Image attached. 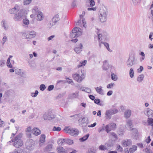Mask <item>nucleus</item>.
I'll list each match as a JSON object with an SVG mask.
<instances>
[{
	"mask_svg": "<svg viewBox=\"0 0 153 153\" xmlns=\"http://www.w3.org/2000/svg\"><path fill=\"white\" fill-rule=\"evenodd\" d=\"M99 18L100 21L102 23L105 22L107 18L108 12L106 8L103 6L100 9L99 11Z\"/></svg>",
	"mask_w": 153,
	"mask_h": 153,
	"instance_id": "1",
	"label": "nucleus"
},
{
	"mask_svg": "<svg viewBox=\"0 0 153 153\" xmlns=\"http://www.w3.org/2000/svg\"><path fill=\"white\" fill-rule=\"evenodd\" d=\"M22 137V135L19 134L12 139L11 141H12L13 143V145L15 147L19 148L23 145V143L21 139Z\"/></svg>",
	"mask_w": 153,
	"mask_h": 153,
	"instance_id": "2",
	"label": "nucleus"
},
{
	"mask_svg": "<svg viewBox=\"0 0 153 153\" xmlns=\"http://www.w3.org/2000/svg\"><path fill=\"white\" fill-rule=\"evenodd\" d=\"M81 30V29L78 27L74 28L70 34V37L72 39L76 37H78L81 35L82 34V32L80 31Z\"/></svg>",
	"mask_w": 153,
	"mask_h": 153,
	"instance_id": "3",
	"label": "nucleus"
},
{
	"mask_svg": "<svg viewBox=\"0 0 153 153\" xmlns=\"http://www.w3.org/2000/svg\"><path fill=\"white\" fill-rule=\"evenodd\" d=\"M24 10H21L17 14H15L13 19L15 21H19L26 17V15Z\"/></svg>",
	"mask_w": 153,
	"mask_h": 153,
	"instance_id": "4",
	"label": "nucleus"
},
{
	"mask_svg": "<svg viewBox=\"0 0 153 153\" xmlns=\"http://www.w3.org/2000/svg\"><path fill=\"white\" fill-rule=\"evenodd\" d=\"M135 54L133 53L131 54H130L129 57L126 62L127 66L128 67H131L135 64Z\"/></svg>",
	"mask_w": 153,
	"mask_h": 153,
	"instance_id": "5",
	"label": "nucleus"
},
{
	"mask_svg": "<svg viewBox=\"0 0 153 153\" xmlns=\"http://www.w3.org/2000/svg\"><path fill=\"white\" fill-rule=\"evenodd\" d=\"M64 130L72 136H76L79 134V131L76 129L71 128L70 127H65Z\"/></svg>",
	"mask_w": 153,
	"mask_h": 153,
	"instance_id": "6",
	"label": "nucleus"
},
{
	"mask_svg": "<svg viewBox=\"0 0 153 153\" xmlns=\"http://www.w3.org/2000/svg\"><path fill=\"white\" fill-rule=\"evenodd\" d=\"M35 144V142L32 139L27 140L25 143L26 148L28 150H31L34 149Z\"/></svg>",
	"mask_w": 153,
	"mask_h": 153,
	"instance_id": "7",
	"label": "nucleus"
},
{
	"mask_svg": "<svg viewBox=\"0 0 153 153\" xmlns=\"http://www.w3.org/2000/svg\"><path fill=\"white\" fill-rule=\"evenodd\" d=\"M116 128V125L115 123H111L105 126V131L108 133L111 130H114Z\"/></svg>",
	"mask_w": 153,
	"mask_h": 153,
	"instance_id": "8",
	"label": "nucleus"
},
{
	"mask_svg": "<svg viewBox=\"0 0 153 153\" xmlns=\"http://www.w3.org/2000/svg\"><path fill=\"white\" fill-rule=\"evenodd\" d=\"M43 117L45 120H51L55 118V116L51 111H49L45 113Z\"/></svg>",
	"mask_w": 153,
	"mask_h": 153,
	"instance_id": "9",
	"label": "nucleus"
},
{
	"mask_svg": "<svg viewBox=\"0 0 153 153\" xmlns=\"http://www.w3.org/2000/svg\"><path fill=\"white\" fill-rule=\"evenodd\" d=\"M73 77L74 79L77 81L78 82H81L82 80V76H80L78 74H75L73 75Z\"/></svg>",
	"mask_w": 153,
	"mask_h": 153,
	"instance_id": "10",
	"label": "nucleus"
},
{
	"mask_svg": "<svg viewBox=\"0 0 153 153\" xmlns=\"http://www.w3.org/2000/svg\"><path fill=\"white\" fill-rule=\"evenodd\" d=\"M145 114L148 117H152L153 118V111L150 108H147L144 112Z\"/></svg>",
	"mask_w": 153,
	"mask_h": 153,
	"instance_id": "11",
	"label": "nucleus"
},
{
	"mask_svg": "<svg viewBox=\"0 0 153 153\" xmlns=\"http://www.w3.org/2000/svg\"><path fill=\"white\" fill-rule=\"evenodd\" d=\"M46 136L45 134H42L40 136V137L39 141V145L40 146H42L43 143L45 141Z\"/></svg>",
	"mask_w": 153,
	"mask_h": 153,
	"instance_id": "12",
	"label": "nucleus"
},
{
	"mask_svg": "<svg viewBox=\"0 0 153 153\" xmlns=\"http://www.w3.org/2000/svg\"><path fill=\"white\" fill-rule=\"evenodd\" d=\"M19 7L17 5H16L14 7L9 10V12L11 14H14L19 10Z\"/></svg>",
	"mask_w": 153,
	"mask_h": 153,
	"instance_id": "13",
	"label": "nucleus"
},
{
	"mask_svg": "<svg viewBox=\"0 0 153 153\" xmlns=\"http://www.w3.org/2000/svg\"><path fill=\"white\" fill-rule=\"evenodd\" d=\"M32 134L35 136H38L41 134V131L36 128H34L32 130Z\"/></svg>",
	"mask_w": 153,
	"mask_h": 153,
	"instance_id": "14",
	"label": "nucleus"
},
{
	"mask_svg": "<svg viewBox=\"0 0 153 153\" xmlns=\"http://www.w3.org/2000/svg\"><path fill=\"white\" fill-rule=\"evenodd\" d=\"M132 144V142L130 139H128L123 141V146L126 147L131 145Z\"/></svg>",
	"mask_w": 153,
	"mask_h": 153,
	"instance_id": "15",
	"label": "nucleus"
},
{
	"mask_svg": "<svg viewBox=\"0 0 153 153\" xmlns=\"http://www.w3.org/2000/svg\"><path fill=\"white\" fill-rule=\"evenodd\" d=\"M82 45L80 43L78 46L75 48L74 49L75 51L77 53H80L82 51Z\"/></svg>",
	"mask_w": 153,
	"mask_h": 153,
	"instance_id": "16",
	"label": "nucleus"
},
{
	"mask_svg": "<svg viewBox=\"0 0 153 153\" xmlns=\"http://www.w3.org/2000/svg\"><path fill=\"white\" fill-rule=\"evenodd\" d=\"M44 17V15L42 12L41 11L38 12L37 16V20L41 21L43 20Z\"/></svg>",
	"mask_w": 153,
	"mask_h": 153,
	"instance_id": "17",
	"label": "nucleus"
},
{
	"mask_svg": "<svg viewBox=\"0 0 153 153\" xmlns=\"http://www.w3.org/2000/svg\"><path fill=\"white\" fill-rule=\"evenodd\" d=\"M127 126L128 130H131V128L133 127L132 122L131 120L129 119L126 120Z\"/></svg>",
	"mask_w": 153,
	"mask_h": 153,
	"instance_id": "18",
	"label": "nucleus"
},
{
	"mask_svg": "<svg viewBox=\"0 0 153 153\" xmlns=\"http://www.w3.org/2000/svg\"><path fill=\"white\" fill-rule=\"evenodd\" d=\"M53 145L52 144L48 145L44 149V151L45 152H47L51 151Z\"/></svg>",
	"mask_w": 153,
	"mask_h": 153,
	"instance_id": "19",
	"label": "nucleus"
},
{
	"mask_svg": "<svg viewBox=\"0 0 153 153\" xmlns=\"http://www.w3.org/2000/svg\"><path fill=\"white\" fill-rule=\"evenodd\" d=\"M112 115V114L109 109L107 110L106 111L105 115L106 119H110Z\"/></svg>",
	"mask_w": 153,
	"mask_h": 153,
	"instance_id": "20",
	"label": "nucleus"
},
{
	"mask_svg": "<svg viewBox=\"0 0 153 153\" xmlns=\"http://www.w3.org/2000/svg\"><path fill=\"white\" fill-rule=\"evenodd\" d=\"M110 65L107 60H105L103 62V69L105 70H107L109 68Z\"/></svg>",
	"mask_w": 153,
	"mask_h": 153,
	"instance_id": "21",
	"label": "nucleus"
},
{
	"mask_svg": "<svg viewBox=\"0 0 153 153\" xmlns=\"http://www.w3.org/2000/svg\"><path fill=\"white\" fill-rule=\"evenodd\" d=\"M58 153H67V151L62 147L59 146L57 149Z\"/></svg>",
	"mask_w": 153,
	"mask_h": 153,
	"instance_id": "22",
	"label": "nucleus"
},
{
	"mask_svg": "<svg viewBox=\"0 0 153 153\" xmlns=\"http://www.w3.org/2000/svg\"><path fill=\"white\" fill-rule=\"evenodd\" d=\"M95 89L97 92L100 95H103L104 94L103 90L102 89V87L100 86L99 87H97L95 88Z\"/></svg>",
	"mask_w": 153,
	"mask_h": 153,
	"instance_id": "23",
	"label": "nucleus"
},
{
	"mask_svg": "<svg viewBox=\"0 0 153 153\" xmlns=\"http://www.w3.org/2000/svg\"><path fill=\"white\" fill-rule=\"evenodd\" d=\"M131 115V111L130 110H126L124 113V116L127 119L129 118Z\"/></svg>",
	"mask_w": 153,
	"mask_h": 153,
	"instance_id": "24",
	"label": "nucleus"
},
{
	"mask_svg": "<svg viewBox=\"0 0 153 153\" xmlns=\"http://www.w3.org/2000/svg\"><path fill=\"white\" fill-rule=\"evenodd\" d=\"M59 20V16L58 15H55L53 18L52 21L54 23H56Z\"/></svg>",
	"mask_w": 153,
	"mask_h": 153,
	"instance_id": "25",
	"label": "nucleus"
},
{
	"mask_svg": "<svg viewBox=\"0 0 153 153\" xmlns=\"http://www.w3.org/2000/svg\"><path fill=\"white\" fill-rule=\"evenodd\" d=\"M101 43H102V44H103L104 45V46L106 47L108 51L110 52H112V50H111L109 47V44L108 43L104 42H101Z\"/></svg>",
	"mask_w": 153,
	"mask_h": 153,
	"instance_id": "26",
	"label": "nucleus"
},
{
	"mask_svg": "<svg viewBox=\"0 0 153 153\" xmlns=\"http://www.w3.org/2000/svg\"><path fill=\"white\" fill-rule=\"evenodd\" d=\"M28 33L29 36H30V39L36 36V33L34 31H30Z\"/></svg>",
	"mask_w": 153,
	"mask_h": 153,
	"instance_id": "27",
	"label": "nucleus"
},
{
	"mask_svg": "<svg viewBox=\"0 0 153 153\" xmlns=\"http://www.w3.org/2000/svg\"><path fill=\"white\" fill-rule=\"evenodd\" d=\"M1 25L3 27L5 30H7L8 28V26L4 20H3L1 22Z\"/></svg>",
	"mask_w": 153,
	"mask_h": 153,
	"instance_id": "28",
	"label": "nucleus"
},
{
	"mask_svg": "<svg viewBox=\"0 0 153 153\" xmlns=\"http://www.w3.org/2000/svg\"><path fill=\"white\" fill-rule=\"evenodd\" d=\"M144 76L143 74H141L139 75L137 79V81L139 82H141L143 80Z\"/></svg>",
	"mask_w": 153,
	"mask_h": 153,
	"instance_id": "29",
	"label": "nucleus"
},
{
	"mask_svg": "<svg viewBox=\"0 0 153 153\" xmlns=\"http://www.w3.org/2000/svg\"><path fill=\"white\" fill-rule=\"evenodd\" d=\"M137 146H133L132 147L129 149L130 153H133L137 150Z\"/></svg>",
	"mask_w": 153,
	"mask_h": 153,
	"instance_id": "30",
	"label": "nucleus"
},
{
	"mask_svg": "<svg viewBox=\"0 0 153 153\" xmlns=\"http://www.w3.org/2000/svg\"><path fill=\"white\" fill-rule=\"evenodd\" d=\"M89 134H88L82 137L79 139V140L81 142H83L86 140L89 137Z\"/></svg>",
	"mask_w": 153,
	"mask_h": 153,
	"instance_id": "31",
	"label": "nucleus"
},
{
	"mask_svg": "<svg viewBox=\"0 0 153 153\" xmlns=\"http://www.w3.org/2000/svg\"><path fill=\"white\" fill-rule=\"evenodd\" d=\"M64 142L69 145H71L73 143V140L68 139H64Z\"/></svg>",
	"mask_w": 153,
	"mask_h": 153,
	"instance_id": "32",
	"label": "nucleus"
},
{
	"mask_svg": "<svg viewBox=\"0 0 153 153\" xmlns=\"http://www.w3.org/2000/svg\"><path fill=\"white\" fill-rule=\"evenodd\" d=\"M13 153H24V152L22 149L19 148L15 149Z\"/></svg>",
	"mask_w": 153,
	"mask_h": 153,
	"instance_id": "33",
	"label": "nucleus"
},
{
	"mask_svg": "<svg viewBox=\"0 0 153 153\" xmlns=\"http://www.w3.org/2000/svg\"><path fill=\"white\" fill-rule=\"evenodd\" d=\"M147 121L149 125L152 127H153V119L149 117L147 119Z\"/></svg>",
	"mask_w": 153,
	"mask_h": 153,
	"instance_id": "34",
	"label": "nucleus"
},
{
	"mask_svg": "<svg viewBox=\"0 0 153 153\" xmlns=\"http://www.w3.org/2000/svg\"><path fill=\"white\" fill-rule=\"evenodd\" d=\"M32 12L33 13H38V12H40L39 11L38 8L37 6H35L34 7L32 10Z\"/></svg>",
	"mask_w": 153,
	"mask_h": 153,
	"instance_id": "35",
	"label": "nucleus"
},
{
	"mask_svg": "<svg viewBox=\"0 0 153 153\" xmlns=\"http://www.w3.org/2000/svg\"><path fill=\"white\" fill-rule=\"evenodd\" d=\"M79 95V91H76L75 93H73L71 95L70 97L71 98L77 97Z\"/></svg>",
	"mask_w": 153,
	"mask_h": 153,
	"instance_id": "36",
	"label": "nucleus"
},
{
	"mask_svg": "<svg viewBox=\"0 0 153 153\" xmlns=\"http://www.w3.org/2000/svg\"><path fill=\"white\" fill-rule=\"evenodd\" d=\"M87 62V60H84L82 61V62H80L79 64L78 65L77 67L79 68L82 66L85 65L86 63Z\"/></svg>",
	"mask_w": 153,
	"mask_h": 153,
	"instance_id": "37",
	"label": "nucleus"
},
{
	"mask_svg": "<svg viewBox=\"0 0 153 153\" xmlns=\"http://www.w3.org/2000/svg\"><path fill=\"white\" fill-rule=\"evenodd\" d=\"M22 36L23 37L25 38L26 39H30L28 33H22Z\"/></svg>",
	"mask_w": 153,
	"mask_h": 153,
	"instance_id": "38",
	"label": "nucleus"
},
{
	"mask_svg": "<svg viewBox=\"0 0 153 153\" xmlns=\"http://www.w3.org/2000/svg\"><path fill=\"white\" fill-rule=\"evenodd\" d=\"M32 0H24L23 4L25 5H27L29 4L32 2Z\"/></svg>",
	"mask_w": 153,
	"mask_h": 153,
	"instance_id": "39",
	"label": "nucleus"
},
{
	"mask_svg": "<svg viewBox=\"0 0 153 153\" xmlns=\"http://www.w3.org/2000/svg\"><path fill=\"white\" fill-rule=\"evenodd\" d=\"M111 111V113L112 115L116 114L118 112V110L116 108H113L109 109Z\"/></svg>",
	"mask_w": 153,
	"mask_h": 153,
	"instance_id": "40",
	"label": "nucleus"
},
{
	"mask_svg": "<svg viewBox=\"0 0 153 153\" xmlns=\"http://www.w3.org/2000/svg\"><path fill=\"white\" fill-rule=\"evenodd\" d=\"M64 143V139H59L57 141V143L59 145L61 146Z\"/></svg>",
	"mask_w": 153,
	"mask_h": 153,
	"instance_id": "41",
	"label": "nucleus"
},
{
	"mask_svg": "<svg viewBox=\"0 0 153 153\" xmlns=\"http://www.w3.org/2000/svg\"><path fill=\"white\" fill-rule=\"evenodd\" d=\"M86 119L85 117H83L82 118L79 119L78 121L79 123L81 124H82L85 123Z\"/></svg>",
	"mask_w": 153,
	"mask_h": 153,
	"instance_id": "42",
	"label": "nucleus"
},
{
	"mask_svg": "<svg viewBox=\"0 0 153 153\" xmlns=\"http://www.w3.org/2000/svg\"><path fill=\"white\" fill-rule=\"evenodd\" d=\"M134 72L133 69L132 68H131L129 71L130 76L131 78H133L134 76Z\"/></svg>",
	"mask_w": 153,
	"mask_h": 153,
	"instance_id": "43",
	"label": "nucleus"
},
{
	"mask_svg": "<svg viewBox=\"0 0 153 153\" xmlns=\"http://www.w3.org/2000/svg\"><path fill=\"white\" fill-rule=\"evenodd\" d=\"M39 92L37 90H36L35 93H31V96L33 97H36L38 95Z\"/></svg>",
	"mask_w": 153,
	"mask_h": 153,
	"instance_id": "44",
	"label": "nucleus"
},
{
	"mask_svg": "<svg viewBox=\"0 0 153 153\" xmlns=\"http://www.w3.org/2000/svg\"><path fill=\"white\" fill-rule=\"evenodd\" d=\"M140 55L142 56L140 59V60L141 61L144 60L145 58V54H144V53L143 52H141L140 53Z\"/></svg>",
	"mask_w": 153,
	"mask_h": 153,
	"instance_id": "45",
	"label": "nucleus"
},
{
	"mask_svg": "<svg viewBox=\"0 0 153 153\" xmlns=\"http://www.w3.org/2000/svg\"><path fill=\"white\" fill-rule=\"evenodd\" d=\"M39 88L41 91H43L46 88V87L44 84H42L40 85Z\"/></svg>",
	"mask_w": 153,
	"mask_h": 153,
	"instance_id": "46",
	"label": "nucleus"
},
{
	"mask_svg": "<svg viewBox=\"0 0 153 153\" xmlns=\"http://www.w3.org/2000/svg\"><path fill=\"white\" fill-rule=\"evenodd\" d=\"M132 1L134 5H137L138 3H140L141 0H132Z\"/></svg>",
	"mask_w": 153,
	"mask_h": 153,
	"instance_id": "47",
	"label": "nucleus"
},
{
	"mask_svg": "<svg viewBox=\"0 0 153 153\" xmlns=\"http://www.w3.org/2000/svg\"><path fill=\"white\" fill-rule=\"evenodd\" d=\"M111 79L114 81H116L117 79V78L116 77V75L114 73H112L111 74Z\"/></svg>",
	"mask_w": 153,
	"mask_h": 153,
	"instance_id": "48",
	"label": "nucleus"
},
{
	"mask_svg": "<svg viewBox=\"0 0 153 153\" xmlns=\"http://www.w3.org/2000/svg\"><path fill=\"white\" fill-rule=\"evenodd\" d=\"M61 130V128L60 127H56V126H54L53 129V131H59Z\"/></svg>",
	"mask_w": 153,
	"mask_h": 153,
	"instance_id": "49",
	"label": "nucleus"
},
{
	"mask_svg": "<svg viewBox=\"0 0 153 153\" xmlns=\"http://www.w3.org/2000/svg\"><path fill=\"white\" fill-rule=\"evenodd\" d=\"M5 61L4 60H0V66L3 67L5 65Z\"/></svg>",
	"mask_w": 153,
	"mask_h": 153,
	"instance_id": "50",
	"label": "nucleus"
},
{
	"mask_svg": "<svg viewBox=\"0 0 153 153\" xmlns=\"http://www.w3.org/2000/svg\"><path fill=\"white\" fill-rule=\"evenodd\" d=\"M110 134L112 136L116 139H117V135L114 132H111L110 133Z\"/></svg>",
	"mask_w": 153,
	"mask_h": 153,
	"instance_id": "51",
	"label": "nucleus"
},
{
	"mask_svg": "<svg viewBox=\"0 0 153 153\" xmlns=\"http://www.w3.org/2000/svg\"><path fill=\"white\" fill-rule=\"evenodd\" d=\"M7 40V37L6 36H4L3 37V39L1 41V43L3 45H4L5 42Z\"/></svg>",
	"mask_w": 153,
	"mask_h": 153,
	"instance_id": "52",
	"label": "nucleus"
},
{
	"mask_svg": "<svg viewBox=\"0 0 153 153\" xmlns=\"http://www.w3.org/2000/svg\"><path fill=\"white\" fill-rule=\"evenodd\" d=\"M114 85V83H111L107 86V88H112Z\"/></svg>",
	"mask_w": 153,
	"mask_h": 153,
	"instance_id": "53",
	"label": "nucleus"
},
{
	"mask_svg": "<svg viewBox=\"0 0 153 153\" xmlns=\"http://www.w3.org/2000/svg\"><path fill=\"white\" fill-rule=\"evenodd\" d=\"M23 22L25 25H28L29 23V21L27 19H25L23 20Z\"/></svg>",
	"mask_w": 153,
	"mask_h": 153,
	"instance_id": "54",
	"label": "nucleus"
},
{
	"mask_svg": "<svg viewBox=\"0 0 153 153\" xmlns=\"http://www.w3.org/2000/svg\"><path fill=\"white\" fill-rule=\"evenodd\" d=\"M54 86L53 85H51L48 86L47 90L48 91H51L54 88Z\"/></svg>",
	"mask_w": 153,
	"mask_h": 153,
	"instance_id": "55",
	"label": "nucleus"
},
{
	"mask_svg": "<svg viewBox=\"0 0 153 153\" xmlns=\"http://www.w3.org/2000/svg\"><path fill=\"white\" fill-rule=\"evenodd\" d=\"M90 6L93 7L95 5V2L94 0H89Z\"/></svg>",
	"mask_w": 153,
	"mask_h": 153,
	"instance_id": "56",
	"label": "nucleus"
},
{
	"mask_svg": "<svg viewBox=\"0 0 153 153\" xmlns=\"http://www.w3.org/2000/svg\"><path fill=\"white\" fill-rule=\"evenodd\" d=\"M117 150L119 152H122L123 150L122 147L119 145H118L117 147Z\"/></svg>",
	"mask_w": 153,
	"mask_h": 153,
	"instance_id": "57",
	"label": "nucleus"
},
{
	"mask_svg": "<svg viewBox=\"0 0 153 153\" xmlns=\"http://www.w3.org/2000/svg\"><path fill=\"white\" fill-rule=\"evenodd\" d=\"M94 102L95 103L98 105L100 103V100L99 99H97L94 100Z\"/></svg>",
	"mask_w": 153,
	"mask_h": 153,
	"instance_id": "58",
	"label": "nucleus"
},
{
	"mask_svg": "<svg viewBox=\"0 0 153 153\" xmlns=\"http://www.w3.org/2000/svg\"><path fill=\"white\" fill-rule=\"evenodd\" d=\"M105 130V127L104 126H102V127H100L99 128L98 130V132H100L102 131H104Z\"/></svg>",
	"mask_w": 153,
	"mask_h": 153,
	"instance_id": "59",
	"label": "nucleus"
},
{
	"mask_svg": "<svg viewBox=\"0 0 153 153\" xmlns=\"http://www.w3.org/2000/svg\"><path fill=\"white\" fill-rule=\"evenodd\" d=\"M143 70V68L142 66H140L139 68L137 69V72L139 73H141Z\"/></svg>",
	"mask_w": 153,
	"mask_h": 153,
	"instance_id": "60",
	"label": "nucleus"
},
{
	"mask_svg": "<svg viewBox=\"0 0 153 153\" xmlns=\"http://www.w3.org/2000/svg\"><path fill=\"white\" fill-rule=\"evenodd\" d=\"M99 149L101 150H104L106 149V148L103 145H101L99 146Z\"/></svg>",
	"mask_w": 153,
	"mask_h": 153,
	"instance_id": "61",
	"label": "nucleus"
},
{
	"mask_svg": "<svg viewBox=\"0 0 153 153\" xmlns=\"http://www.w3.org/2000/svg\"><path fill=\"white\" fill-rule=\"evenodd\" d=\"M153 35V32H150V34L149 35V38L150 40L151 41H152L153 39V38L152 37Z\"/></svg>",
	"mask_w": 153,
	"mask_h": 153,
	"instance_id": "62",
	"label": "nucleus"
},
{
	"mask_svg": "<svg viewBox=\"0 0 153 153\" xmlns=\"http://www.w3.org/2000/svg\"><path fill=\"white\" fill-rule=\"evenodd\" d=\"M145 141L147 143H150L151 141V139L150 138V136H149V137L146 139Z\"/></svg>",
	"mask_w": 153,
	"mask_h": 153,
	"instance_id": "63",
	"label": "nucleus"
},
{
	"mask_svg": "<svg viewBox=\"0 0 153 153\" xmlns=\"http://www.w3.org/2000/svg\"><path fill=\"white\" fill-rule=\"evenodd\" d=\"M4 122L1 120V119H0V127H2L4 126Z\"/></svg>",
	"mask_w": 153,
	"mask_h": 153,
	"instance_id": "64",
	"label": "nucleus"
}]
</instances>
